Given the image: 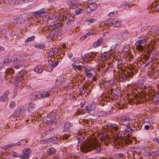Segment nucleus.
<instances>
[{"mask_svg":"<svg viewBox=\"0 0 159 159\" xmlns=\"http://www.w3.org/2000/svg\"><path fill=\"white\" fill-rule=\"evenodd\" d=\"M63 25L62 23L60 22L54 23L52 24L49 25V29L50 30L52 31L55 30L59 28H61Z\"/></svg>","mask_w":159,"mask_h":159,"instance_id":"6e6552de","label":"nucleus"},{"mask_svg":"<svg viewBox=\"0 0 159 159\" xmlns=\"http://www.w3.org/2000/svg\"><path fill=\"white\" fill-rule=\"evenodd\" d=\"M68 57L69 58H71L73 56V54L71 52H69L68 54Z\"/></svg>","mask_w":159,"mask_h":159,"instance_id":"69168bd1","label":"nucleus"},{"mask_svg":"<svg viewBox=\"0 0 159 159\" xmlns=\"http://www.w3.org/2000/svg\"><path fill=\"white\" fill-rule=\"evenodd\" d=\"M24 61V60L22 59L21 60H18L16 63L18 65H19V64L21 63H23V64Z\"/></svg>","mask_w":159,"mask_h":159,"instance_id":"5fc2aeb1","label":"nucleus"},{"mask_svg":"<svg viewBox=\"0 0 159 159\" xmlns=\"http://www.w3.org/2000/svg\"><path fill=\"white\" fill-rule=\"evenodd\" d=\"M35 47L37 48H39L40 49H43L44 48V46L43 45H40L39 44L36 45Z\"/></svg>","mask_w":159,"mask_h":159,"instance_id":"603ef678","label":"nucleus"},{"mask_svg":"<svg viewBox=\"0 0 159 159\" xmlns=\"http://www.w3.org/2000/svg\"><path fill=\"white\" fill-rule=\"evenodd\" d=\"M149 54L145 55L143 56V57L145 61H147L150 58Z\"/></svg>","mask_w":159,"mask_h":159,"instance_id":"a19ab883","label":"nucleus"},{"mask_svg":"<svg viewBox=\"0 0 159 159\" xmlns=\"http://www.w3.org/2000/svg\"><path fill=\"white\" fill-rule=\"evenodd\" d=\"M50 94L48 92L43 91L41 94V97L42 98H45L48 97Z\"/></svg>","mask_w":159,"mask_h":159,"instance_id":"cd10ccee","label":"nucleus"},{"mask_svg":"<svg viewBox=\"0 0 159 159\" xmlns=\"http://www.w3.org/2000/svg\"><path fill=\"white\" fill-rule=\"evenodd\" d=\"M132 129L131 128L128 127V125L126 126L125 129V132H130L132 131Z\"/></svg>","mask_w":159,"mask_h":159,"instance_id":"37998d69","label":"nucleus"},{"mask_svg":"<svg viewBox=\"0 0 159 159\" xmlns=\"http://www.w3.org/2000/svg\"><path fill=\"white\" fill-rule=\"evenodd\" d=\"M35 39L34 37L32 36L28 38L26 40H25V42H28L33 40Z\"/></svg>","mask_w":159,"mask_h":159,"instance_id":"79ce46f5","label":"nucleus"},{"mask_svg":"<svg viewBox=\"0 0 159 159\" xmlns=\"http://www.w3.org/2000/svg\"><path fill=\"white\" fill-rule=\"evenodd\" d=\"M112 130L117 132L119 130V128L115 125H114L112 126Z\"/></svg>","mask_w":159,"mask_h":159,"instance_id":"ea45409f","label":"nucleus"},{"mask_svg":"<svg viewBox=\"0 0 159 159\" xmlns=\"http://www.w3.org/2000/svg\"><path fill=\"white\" fill-rule=\"evenodd\" d=\"M102 149L101 144L95 139L87 140L80 147L81 151L84 153L92 151H93L95 153H99Z\"/></svg>","mask_w":159,"mask_h":159,"instance_id":"f257e3e1","label":"nucleus"},{"mask_svg":"<svg viewBox=\"0 0 159 159\" xmlns=\"http://www.w3.org/2000/svg\"><path fill=\"white\" fill-rule=\"evenodd\" d=\"M16 145V144H14V143L12 144H7V145L6 146V148H7L9 149V148H11L12 147Z\"/></svg>","mask_w":159,"mask_h":159,"instance_id":"c03bdc74","label":"nucleus"},{"mask_svg":"<svg viewBox=\"0 0 159 159\" xmlns=\"http://www.w3.org/2000/svg\"><path fill=\"white\" fill-rule=\"evenodd\" d=\"M116 12L115 11H113L110 13L109 14V16H110L112 17L114 16V14H116Z\"/></svg>","mask_w":159,"mask_h":159,"instance_id":"13d9d810","label":"nucleus"},{"mask_svg":"<svg viewBox=\"0 0 159 159\" xmlns=\"http://www.w3.org/2000/svg\"><path fill=\"white\" fill-rule=\"evenodd\" d=\"M22 19L20 18H18L13 19L14 22L15 24H21L22 23Z\"/></svg>","mask_w":159,"mask_h":159,"instance_id":"393cba45","label":"nucleus"},{"mask_svg":"<svg viewBox=\"0 0 159 159\" xmlns=\"http://www.w3.org/2000/svg\"><path fill=\"white\" fill-rule=\"evenodd\" d=\"M61 20L63 21L64 23H66V24H69L71 21V20L64 15L62 16V18L61 17Z\"/></svg>","mask_w":159,"mask_h":159,"instance_id":"dca6fc26","label":"nucleus"},{"mask_svg":"<svg viewBox=\"0 0 159 159\" xmlns=\"http://www.w3.org/2000/svg\"><path fill=\"white\" fill-rule=\"evenodd\" d=\"M148 90V94L150 97L152 98V100L154 102H159V94L155 93L153 90H150L149 89Z\"/></svg>","mask_w":159,"mask_h":159,"instance_id":"39448f33","label":"nucleus"},{"mask_svg":"<svg viewBox=\"0 0 159 159\" xmlns=\"http://www.w3.org/2000/svg\"><path fill=\"white\" fill-rule=\"evenodd\" d=\"M4 1V3L5 4H7L10 2H11L12 0H3Z\"/></svg>","mask_w":159,"mask_h":159,"instance_id":"052dcab7","label":"nucleus"},{"mask_svg":"<svg viewBox=\"0 0 159 159\" xmlns=\"http://www.w3.org/2000/svg\"><path fill=\"white\" fill-rule=\"evenodd\" d=\"M27 73V72L26 71L24 70H22L21 71H20V74L22 75H24L26 73Z\"/></svg>","mask_w":159,"mask_h":159,"instance_id":"4d7b16f0","label":"nucleus"},{"mask_svg":"<svg viewBox=\"0 0 159 159\" xmlns=\"http://www.w3.org/2000/svg\"><path fill=\"white\" fill-rule=\"evenodd\" d=\"M15 106V102H11L10 104L9 107H10L12 108L14 107Z\"/></svg>","mask_w":159,"mask_h":159,"instance_id":"6e6d98bb","label":"nucleus"},{"mask_svg":"<svg viewBox=\"0 0 159 159\" xmlns=\"http://www.w3.org/2000/svg\"><path fill=\"white\" fill-rule=\"evenodd\" d=\"M46 11V9L44 8H42L40 9L34 11V14H35V16L37 17H41L42 14H44L45 12Z\"/></svg>","mask_w":159,"mask_h":159,"instance_id":"f8f14e48","label":"nucleus"},{"mask_svg":"<svg viewBox=\"0 0 159 159\" xmlns=\"http://www.w3.org/2000/svg\"><path fill=\"white\" fill-rule=\"evenodd\" d=\"M9 94V91H5L3 95L0 97V100L6 102L8 100V95Z\"/></svg>","mask_w":159,"mask_h":159,"instance_id":"4468645a","label":"nucleus"},{"mask_svg":"<svg viewBox=\"0 0 159 159\" xmlns=\"http://www.w3.org/2000/svg\"><path fill=\"white\" fill-rule=\"evenodd\" d=\"M53 113L49 114L46 117H43L44 122L47 125H50L53 123H54L55 120V118Z\"/></svg>","mask_w":159,"mask_h":159,"instance_id":"7ed1b4c3","label":"nucleus"},{"mask_svg":"<svg viewBox=\"0 0 159 159\" xmlns=\"http://www.w3.org/2000/svg\"><path fill=\"white\" fill-rule=\"evenodd\" d=\"M148 27L147 26H144L141 28V31L142 32H145L146 34H148V35L150 34H151L152 32L151 31H149V30H148Z\"/></svg>","mask_w":159,"mask_h":159,"instance_id":"a211bd4d","label":"nucleus"},{"mask_svg":"<svg viewBox=\"0 0 159 159\" xmlns=\"http://www.w3.org/2000/svg\"><path fill=\"white\" fill-rule=\"evenodd\" d=\"M51 142L53 143H57V139L56 137L52 138L50 139Z\"/></svg>","mask_w":159,"mask_h":159,"instance_id":"58836bf2","label":"nucleus"},{"mask_svg":"<svg viewBox=\"0 0 159 159\" xmlns=\"http://www.w3.org/2000/svg\"><path fill=\"white\" fill-rule=\"evenodd\" d=\"M59 63V61H55L54 63L52 64V67H54L58 65Z\"/></svg>","mask_w":159,"mask_h":159,"instance_id":"09e8293b","label":"nucleus"},{"mask_svg":"<svg viewBox=\"0 0 159 159\" xmlns=\"http://www.w3.org/2000/svg\"><path fill=\"white\" fill-rule=\"evenodd\" d=\"M152 6H154L156 12L159 11V1H155L152 4Z\"/></svg>","mask_w":159,"mask_h":159,"instance_id":"412c9836","label":"nucleus"},{"mask_svg":"<svg viewBox=\"0 0 159 159\" xmlns=\"http://www.w3.org/2000/svg\"><path fill=\"white\" fill-rule=\"evenodd\" d=\"M76 68L79 70L80 71L82 70V69L83 68V66H82L81 65H79L78 66H77L76 67Z\"/></svg>","mask_w":159,"mask_h":159,"instance_id":"bf43d9fd","label":"nucleus"},{"mask_svg":"<svg viewBox=\"0 0 159 159\" xmlns=\"http://www.w3.org/2000/svg\"><path fill=\"white\" fill-rule=\"evenodd\" d=\"M108 25H112L115 27H118L121 25V22L117 20H111L108 21Z\"/></svg>","mask_w":159,"mask_h":159,"instance_id":"1a4fd4ad","label":"nucleus"},{"mask_svg":"<svg viewBox=\"0 0 159 159\" xmlns=\"http://www.w3.org/2000/svg\"><path fill=\"white\" fill-rule=\"evenodd\" d=\"M83 12V10L82 8L78 7L76 8L75 10V14L78 15L81 13H82Z\"/></svg>","mask_w":159,"mask_h":159,"instance_id":"473e14b6","label":"nucleus"},{"mask_svg":"<svg viewBox=\"0 0 159 159\" xmlns=\"http://www.w3.org/2000/svg\"><path fill=\"white\" fill-rule=\"evenodd\" d=\"M129 5L128 3L123 4L122 5H121L120 6L121 8H122L123 9L125 10L128 9L129 8Z\"/></svg>","mask_w":159,"mask_h":159,"instance_id":"c756f323","label":"nucleus"},{"mask_svg":"<svg viewBox=\"0 0 159 159\" xmlns=\"http://www.w3.org/2000/svg\"><path fill=\"white\" fill-rule=\"evenodd\" d=\"M103 41V40L102 38H99L97 41L93 43V47L95 48L98 47L100 46L101 43H102Z\"/></svg>","mask_w":159,"mask_h":159,"instance_id":"ddd939ff","label":"nucleus"},{"mask_svg":"<svg viewBox=\"0 0 159 159\" xmlns=\"http://www.w3.org/2000/svg\"><path fill=\"white\" fill-rule=\"evenodd\" d=\"M151 155L154 156H157L159 155V150H157L154 152H152Z\"/></svg>","mask_w":159,"mask_h":159,"instance_id":"c9c22d12","label":"nucleus"},{"mask_svg":"<svg viewBox=\"0 0 159 159\" xmlns=\"http://www.w3.org/2000/svg\"><path fill=\"white\" fill-rule=\"evenodd\" d=\"M67 3L70 7L73 9L76 8L80 6L79 3L76 0H69Z\"/></svg>","mask_w":159,"mask_h":159,"instance_id":"423d86ee","label":"nucleus"},{"mask_svg":"<svg viewBox=\"0 0 159 159\" xmlns=\"http://www.w3.org/2000/svg\"><path fill=\"white\" fill-rule=\"evenodd\" d=\"M69 137V134H66L63 135V139H67Z\"/></svg>","mask_w":159,"mask_h":159,"instance_id":"3c124183","label":"nucleus"},{"mask_svg":"<svg viewBox=\"0 0 159 159\" xmlns=\"http://www.w3.org/2000/svg\"><path fill=\"white\" fill-rule=\"evenodd\" d=\"M94 108V106L91 104L85 107V109L88 112H89L90 111L93 110Z\"/></svg>","mask_w":159,"mask_h":159,"instance_id":"b1692460","label":"nucleus"},{"mask_svg":"<svg viewBox=\"0 0 159 159\" xmlns=\"http://www.w3.org/2000/svg\"><path fill=\"white\" fill-rule=\"evenodd\" d=\"M129 118L126 117L124 116H122L121 117V120L120 123L121 125L127 126L129 123Z\"/></svg>","mask_w":159,"mask_h":159,"instance_id":"9d476101","label":"nucleus"},{"mask_svg":"<svg viewBox=\"0 0 159 159\" xmlns=\"http://www.w3.org/2000/svg\"><path fill=\"white\" fill-rule=\"evenodd\" d=\"M23 65V63H21V64H20L19 65H17L14 66V67L16 69H18L20 68V67L22 66Z\"/></svg>","mask_w":159,"mask_h":159,"instance_id":"8fccbe9b","label":"nucleus"},{"mask_svg":"<svg viewBox=\"0 0 159 159\" xmlns=\"http://www.w3.org/2000/svg\"><path fill=\"white\" fill-rule=\"evenodd\" d=\"M153 42V41H151V44L152 45V46L149 47L148 49V54H149L150 55V52H152L153 49V48L154 47H152L153 46V43H152Z\"/></svg>","mask_w":159,"mask_h":159,"instance_id":"f704fd0d","label":"nucleus"},{"mask_svg":"<svg viewBox=\"0 0 159 159\" xmlns=\"http://www.w3.org/2000/svg\"><path fill=\"white\" fill-rule=\"evenodd\" d=\"M115 90H113L112 92H111L110 93H111V95H112V93H113V94L114 93H115V95H116V96H118L119 95L120 93H117V92L115 93Z\"/></svg>","mask_w":159,"mask_h":159,"instance_id":"e2e57ef3","label":"nucleus"},{"mask_svg":"<svg viewBox=\"0 0 159 159\" xmlns=\"http://www.w3.org/2000/svg\"><path fill=\"white\" fill-rule=\"evenodd\" d=\"M87 21H88L89 23H93L96 21V20L95 19H90L88 20Z\"/></svg>","mask_w":159,"mask_h":159,"instance_id":"de8ad7c7","label":"nucleus"},{"mask_svg":"<svg viewBox=\"0 0 159 159\" xmlns=\"http://www.w3.org/2000/svg\"><path fill=\"white\" fill-rule=\"evenodd\" d=\"M14 70L12 68H9L7 69L5 72V74L7 76L11 74H13L14 73Z\"/></svg>","mask_w":159,"mask_h":159,"instance_id":"a878e982","label":"nucleus"},{"mask_svg":"<svg viewBox=\"0 0 159 159\" xmlns=\"http://www.w3.org/2000/svg\"><path fill=\"white\" fill-rule=\"evenodd\" d=\"M92 10L90 8V7L88 5L87 7L85 8L84 9V12L86 13H89L91 12Z\"/></svg>","mask_w":159,"mask_h":159,"instance_id":"7c9ffc66","label":"nucleus"},{"mask_svg":"<svg viewBox=\"0 0 159 159\" xmlns=\"http://www.w3.org/2000/svg\"><path fill=\"white\" fill-rule=\"evenodd\" d=\"M77 138L78 139V145L79 146H80L82 143V140L81 139V138L79 136H78L77 137Z\"/></svg>","mask_w":159,"mask_h":159,"instance_id":"e433bc0d","label":"nucleus"},{"mask_svg":"<svg viewBox=\"0 0 159 159\" xmlns=\"http://www.w3.org/2000/svg\"><path fill=\"white\" fill-rule=\"evenodd\" d=\"M152 36H151L150 37L149 36V35H148V34H147L146 35L144 34H143V35H140L139 37H138L140 39H145V41L147 42V40L148 39H149V38L151 39L152 38Z\"/></svg>","mask_w":159,"mask_h":159,"instance_id":"aec40b11","label":"nucleus"},{"mask_svg":"<svg viewBox=\"0 0 159 159\" xmlns=\"http://www.w3.org/2000/svg\"><path fill=\"white\" fill-rule=\"evenodd\" d=\"M89 6L92 11L96 8L97 7V5L94 3L90 4Z\"/></svg>","mask_w":159,"mask_h":159,"instance_id":"c85d7f7f","label":"nucleus"},{"mask_svg":"<svg viewBox=\"0 0 159 159\" xmlns=\"http://www.w3.org/2000/svg\"><path fill=\"white\" fill-rule=\"evenodd\" d=\"M43 69L40 66H36L34 68V70L39 73H42L43 71Z\"/></svg>","mask_w":159,"mask_h":159,"instance_id":"5701e85b","label":"nucleus"},{"mask_svg":"<svg viewBox=\"0 0 159 159\" xmlns=\"http://www.w3.org/2000/svg\"><path fill=\"white\" fill-rule=\"evenodd\" d=\"M135 45L136 47V48L139 51L141 52L144 49V47L143 46L140 44H136L135 43Z\"/></svg>","mask_w":159,"mask_h":159,"instance_id":"bb28decb","label":"nucleus"},{"mask_svg":"<svg viewBox=\"0 0 159 159\" xmlns=\"http://www.w3.org/2000/svg\"><path fill=\"white\" fill-rule=\"evenodd\" d=\"M84 70L86 73L89 72L90 69H89L88 67H86V66H84Z\"/></svg>","mask_w":159,"mask_h":159,"instance_id":"680f3d73","label":"nucleus"},{"mask_svg":"<svg viewBox=\"0 0 159 159\" xmlns=\"http://www.w3.org/2000/svg\"><path fill=\"white\" fill-rule=\"evenodd\" d=\"M58 49L57 48H52L51 51V52L53 53V55H56L58 52Z\"/></svg>","mask_w":159,"mask_h":159,"instance_id":"72a5a7b5","label":"nucleus"},{"mask_svg":"<svg viewBox=\"0 0 159 159\" xmlns=\"http://www.w3.org/2000/svg\"><path fill=\"white\" fill-rule=\"evenodd\" d=\"M119 156L120 157H124L125 156V155L122 153H119Z\"/></svg>","mask_w":159,"mask_h":159,"instance_id":"774afa93","label":"nucleus"},{"mask_svg":"<svg viewBox=\"0 0 159 159\" xmlns=\"http://www.w3.org/2000/svg\"><path fill=\"white\" fill-rule=\"evenodd\" d=\"M11 60L9 59H6L5 60L4 63L5 64L9 63L11 62Z\"/></svg>","mask_w":159,"mask_h":159,"instance_id":"864d4df0","label":"nucleus"},{"mask_svg":"<svg viewBox=\"0 0 159 159\" xmlns=\"http://www.w3.org/2000/svg\"><path fill=\"white\" fill-rule=\"evenodd\" d=\"M110 47L108 46L104 45L102 48V50L104 53H107L111 51Z\"/></svg>","mask_w":159,"mask_h":159,"instance_id":"6ab92c4d","label":"nucleus"},{"mask_svg":"<svg viewBox=\"0 0 159 159\" xmlns=\"http://www.w3.org/2000/svg\"><path fill=\"white\" fill-rule=\"evenodd\" d=\"M23 79V78L20 76H16L15 78V81L17 82H19L20 81H22V80Z\"/></svg>","mask_w":159,"mask_h":159,"instance_id":"4c0bfd02","label":"nucleus"},{"mask_svg":"<svg viewBox=\"0 0 159 159\" xmlns=\"http://www.w3.org/2000/svg\"><path fill=\"white\" fill-rule=\"evenodd\" d=\"M98 138H99L102 141H105V143L106 145H108L109 142L107 134L105 132H102L99 133L98 134Z\"/></svg>","mask_w":159,"mask_h":159,"instance_id":"20e7f679","label":"nucleus"},{"mask_svg":"<svg viewBox=\"0 0 159 159\" xmlns=\"http://www.w3.org/2000/svg\"><path fill=\"white\" fill-rule=\"evenodd\" d=\"M146 43L145 41V39H140L138 41H137L135 43L136 44L141 45V44L145 43Z\"/></svg>","mask_w":159,"mask_h":159,"instance_id":"2f4dec72","label":"nucleus"},{"mask_svg":"<svg viewBox=\"0 0 159 159\" xmlns=\"http://www.w3.org/2000/svg\"><path fill=\"white\" fill-rule=\"evenodd\" d=\"M125 73H122L119 75V80L121 82H125L126 81L129 80V78L132 77L134 75V72H132L130 69H129V70L125 71Z\"/></svg>","mask_w":159,"mask_h":159,"instance_id":"f03ea898","label":"nucleus"},{"mask_svg":"<svg viewBox=\"0 0 159 159\" xmlns=\"http://www.w3.org/2000/svg\"><path fill=\"white\" fill-rule=\"evenodd\" d=\"M31 151L30 149L27 148L23 150V153L21 156L22 159H28L29 158V154L31 153Z\"/></svg>","mask_w":159,"mask_h":159,"instance_id":"0eeeda50","label":"nucleus"},{"mask_svg":"<svg viewBox=\"0 0 159 159\" xmlns=\"http://www.w3.org/2000/svg\"><path fill=\"white\" fill-rule=\"evenodd\" d=\"M86 76L87 78H89L92 77L93 74L92 73L89 72L86 73Z\"/></svg>","mask_w":159,"mask_h":159,"instance_id":"49530a36","label":"nucleus"},{"mask_svg":"<svg viewBox=\"0 0 159 159\" xmlns=\"http://www.w3.org/2000/svg\"><path fill=\"white\" fill-rule=\"evenodd\" d=\"M35 105L32 102H29L27 110L29 112L34 111L35 109Z\"/></svg>","mask_w":159,"mask_h":159,"instance_id":"2eb2a0df","label":"nucleus"},{"mask_svg":"<svg viewBox=\"0 0 159 159\" xmlns=\"http://www.w3.org/2000/svg\"><path fill=\"white\" fill-rule=\"evenodd\" d=\"M93 34H94V32L93 33L89 32L88 33H87L84 36V37H83L84 39L87 38L88 36H89L90 35Z\"/></svg>","mask_w":159,"mask_h":159,"instance_id":"a18cd8bd","label":"nucleus"},{"mask_svg":"<svg viewBox=\"0 0 159 159\" xmlns=\"http://www.w3.org/2000/svg\"><path fill=\"white\" fill-rule=\"evenodd\" d=\"M144 82L143 80L141 81L139 80L138 82L136 83L134 85V88H140L143 90L147 89V87L144 85Z\"/></svg>","mask_w":159,"mask_h":159,"instance_id":"9b49d317","label":"nucleus"},{"mask_svg":"<svg viewBox=\"0 0 159 159\" xmlns=\"http://www.w3.org/2000/svg\"><path fill=\"white\" fill-rule=\"evenodd\" d=\"M150 125H144V129L146 130L150 128Z\"/></svg>","mask_w":159,"mask_h":159,"instance_id":"0e129e2a","label":"nucleus"},{"mask_svg":"<svg viewBox=\"0 0 159 159\" xmlns=\"http://www.w3.org/2000/svg\"><path fill=\"white\" fill-rule=\"evenodd\" d=\"M47 152L50 155H53L55 152V149L52 147L51 148L48 149Z\"/></svg>","mask_w":159,"mask_h":159,"instance_id":"4be33fe9","label":"nucleus"},{"mask_svg":"<svg viewBox=\"0 0 159 159\" xmlns=\"http://www.w3.org/2000/svg\"><path fill=\"white\" fill-rule=\"evenodd\" d=\"M154 141L156 142H157L159 144V139L157 138H155L153 139Z\"/></svg>","mask_w":159,"mask_h":159,"instance_id":"338daca9","label":"nucleus"},{"mask_svg":"<svg viewBox=\"0 0 159 159\" xmlns=\"http://www.w3.org/2000/svg\"><path fill=\"white\" fill-rule=\"evenodd\" d=\"M72 124H70L69 122H67L65 123L64 126L63 128V130L64 131H67L69 130L70 128L72 126Z\"/></svg>","mask_w":159,"mask_h":159,"instance_id":"f3484780","label":"nucleus"}]
</instances>
